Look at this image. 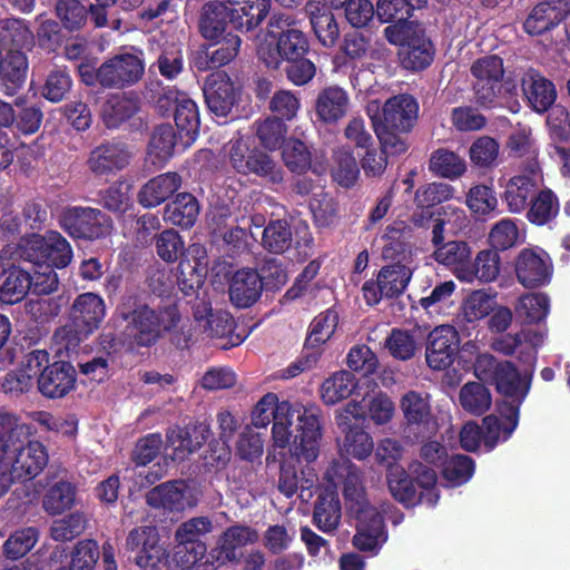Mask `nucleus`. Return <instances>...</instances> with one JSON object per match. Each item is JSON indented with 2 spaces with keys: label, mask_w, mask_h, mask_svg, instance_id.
Wrapping results in <instances>:
<instances>
[{
  "label": "nucleus",
  "mask_w": 570,
  "mask_h": 570,
  "mask_svg": "<svg viewBox=\"0 0 570 570\" xmlns=\"http://www.w3.org/2000/svg\"><path fill=\"white\" fill-rule=\"evenodd\" d=\"M272 420V441L275 449L287 450L292 456L306 462L317 459L322 441L317 407L279 402L275 393H267L254 406L252 424L264 429Z\"/></svg>",
  "instance_id": "nucleus-1"
},
{
  "label": "nucleus",
  "mask_w": 570,
  "mask_h": 570,
  "mask_svg": "<svg viewBox=\"0 0 570 570\" xmlns=\"http://www.w3.org/2000/svg\"><path fill=\"white\" fill-rule=\"evenodd\" d=\"M325 479L333 488L343 484L346 510L356 528L353 546L376 556L387 541V531L381 513L366 499L358 468L350 460L341 459L327 468Z\"/></svg>",
  "instance_id": "nucleus-2"
},
{
  "label": "nucleus",
  "mask_w": 570,
  "mask_h": 570,
  "mask_svg": "<svg viewBox=\"0 0 570 570\" xmlns=\"http://www.w3.org/2000/svg\"><path fill=\"white\" fill-rule=\"evenodd\" d=\"M0 454L6 469L11 468L13 476L21 480L36 478L48 463V453L39 441L24 443L29 429L14 415L0 419Z\"/></svg>",
  "instance_id": "nucleus-3"
},
{
  "label": "nucleus",
  "mask_w": 570,
  "mask_h": 570,
  "mask_svg": "<svg viewBox=\"0 0 570 570\" xmlns=\"http://www.w3.org/2000/svg\"><path fill=\"white\" fill-rule=\"evenodd\" d=\"M294 19L289 14H274L269 26L282 29L278 36L268 33L258 48V56L269 68H278L283 60L304 57L308 50L306 36L293 27Z\"/></svg>",
  "instance_id": "nucleus-4"
},
{
  "label": "nucleus",
  "mask_w": 570,
  "mask_h": 570,
  "mask_svg": "<svg viewBox=\"0 0 570 570\" xmlns=\"http://www.w3.org/2000/svg\"><path fill=\"white\" fill-rule=\"evenodd\" d=\"M410 470L422 491L420 494L417 493L403 468L391 466L387 473V485L393 498L406 507L415 505L417 502H424L429 505L436 504L439 501L436 472L421 462L412 463Z\"/></svg>",
  "instance_id": "nucleus-5"
},
{
  "label": "nucleus",
  "mask_w": 570,
  "mask_h": 570,
  "mask_svg": "<svg viewBox=\"0 0 570 570\" xmlns=\"http://www.w3.org/2000/svg\"><path fill=\"white\" fill-rule=\"evenodd\" d=\"M17 255L35 266L42 267L43 264L51 268H65L71 263L73 252L60 233L49 230L45 235L31 234L21 238Z\"/></svg>",
  "instance_id": "nucleus-6"
},
{
  "label": "nucleus",
  "mask_w": 570,
  "mask_h": 570,
  "mask_svg": "<svg viewBox=\"0 0 570 570\" xmlns=\"http://www.w3.org/2000/svg\"><path fill=\"white\" fill-rule=\"evenodd\" d=\"M387 41L401 47V65L409 70L426 68L433 60L431 41L419 23H394L384 29Z\"/></svg>",
  "instance_id": "nucleus-7"
},
{
  "label": "nucleus",
  "mask_w": 570,
  "mask_h": 570,
  "mask_svg": "<svg viewBox=\"0 0 570 570\" xmlns=\"http://www.w3.org/2000/svg\"><path fill=\"white\" fill-rule=\"evenodd\" d=\"M234 169L243 175H255L271 184H281L283 170L273 158L257 149L250 150L248 139L238 137L232 139L226 149Z\"/></svg>",
  "instance_id": "nucleus-8"
},
{
  "label": "nucleus",
  "mask_w": 570,
  "mask_h": 570,
  "mask_svg": "<svg viewBox=\"0 0 570 570\" xmlns=\"http://www.w3.org/2000/svg\"><path fill=\"white\" fill-rule=\"evenodd\" d=\"M366 114L372 125L382 124L399 132H409L416 122L419 104L413 96L401 94L389 98L382 107L377 100L368 101Z\"/></svg>",
  "instance_id": "nucleus-9"
},
{
  "label": "nucleus",
  "mask_w": 570,
  "mask_h": 570,
  "mask_svg": "<svg viewBox=\"0 0 570 570\" xmlns=\"http://www.w3.org/2000/svg\"><path fill=\"white\" fill-rule=\"evenodd\" d=\"M364 419V406L357 402L347 403L336 414L337 426L344 433L341 451L357 460L366 459L374 449L372 436L357 425V422Z\"/></svg>",
  "instance_id": "nucleus-10"
},
{
  "label": "nucleus",
  "mask_w": 570,
  "mask_h": 570,
  "mask_svg": "<svg viewBox=\"0 0 570 570\" xmlns=\"http://www.w3.org/2000/svg\"><path fill=\"white\" fill-rule=\"evenodd\" d=\"M59 225L70 237L87 240L106 237L112 229L110 218L101 210L80 206L66 208Z\"/></svg>",
  "instance_id": "nucleus-11"
},
{
  "label": "nucleus",
  "mask_w": 570,
  "mask_h": 570,
  "mask_svg": "<svg viewBox=\"0 0 570 570\" xmlns=\"http://www.w3.org/2000/svg\"><path fill=\"white\" fill-rule=\"evenodd\" d=\"M127 332L137 345L149 346L160 336L163 331L169 330L177 323V315L174 308L159 313L148 306H139L126 315Z\"/></svg>",
  "instance_id": "nucleus-12"
},
{
  "label": "nucleus",
  "mask_w": 570,
  "mask_h": 570,
  "mask_svg": "<svg viewBox=\"0 0 570 570\" xmlns=\"http://www.w3.org/2000/svg\"><path fill=\"white\" fill-rule=\"evenodd\" d=\"M413 268L406 264L395 263L380 269L376 279L363 284L362 292L368 305H376L383 298H393L401 295L407 287Z\"/></svg>",
  "instance_id": "nucleus-13"
},
{
  "label": "nucleus",
  "mask_w": 570,
  "mask_h": 570,
  "mask_svg": "<svg viewBox=\"0 0 570 570\" xmlns=\"http://www.w3.org/2000/svg\"><path fill=\"white\" fill-rule=\"evenodd\" d=\"M204 96L209 111L217 118H226L242 100V88L224 71L207 77Z\"/></svg>",
  "instance_id": "nucleus-14"
},
{
  "label": "nucleus",
  "mask_w": 570,
  "mask_h": 570,
  "mask_svg": "<svg viewBox=\"0 0 570 570\" xmlns=\"http://www.w3.org/2000/svg\"><path fill=\"white\" fill-rule=\"evenodd\" d=\"M542 177L538 163L532 159L523 173L512 176L504 185L503 198L511 213L520 214L538 194Z\"/></svg>",
  "instance_id": "nucleus-15"
},
{
  "label": "nucleus",
  "mask_w": 570,
  "mask_h": 570,
  "mask_svg": "<svg viewBox=\"0 0 570 570\" xmlns=\"http://www.w3.org/2000/svg\"><path fill=\"white\" fill-rule=\"evenodd\" d=\"M474 77V91L478 101L483 106L492 105L501 92V80L504 75L503 61L498 56H485L471 66Z\"/></svg>",
  "instance_id": "nucleus-16"
},
{
  "label": "nucleus",
  "mask_w": 570,
  "mask_h": 570,
  "mask_svg": "<svg viewBox=\"0 0 570 570\" xmlns=\"http://www.w3.org/2000/svg\"><path fill=\"white\" fill-rule=\"evenodd\" d=\"M127 546L137 550L136 563L144 570H159L166 567V551L159 544L158 531L154 527H141L130 531Z\"/></svg>",
  "instance_id": "nucleus-17"
},
{
  "label": "nucleus",
  "mask_w": 570,
  "mask_h": 570,
  "mask_svg": "<svg viewBox=\"0 0 570 570\" xmlns=\"http://www.w3.org/2000/svg\"><path fill=\"white\" fill-rule=\"evenodd\" d=\"M199 491L195 484L186 481L163 483L147 494V502L155 508L183 511L196 505Z\"/></svg>",
  "instance_id": "nucleus-18"
},
{
  "label": "nucleus",
  "mask_w": 570,
  "mask_h": 570,
  "mask_svg": "<svg viewBox=\"0 0 570 570\" xmlns=\"http://www.w3.org/2000/svg\"><path fill=\"white\" fill-rule=\"evenodd\" d=\"M144 73V62L139 53H122L105 61L99 67L100 85L125 87L137 82Z\"/></svg>",
  "instance_id": "nucleus-19"
},
{
  "label": "nucleus",
  "mask_w": 570,
  "mask_h": 570,
  "mask_svg": "<svg viewBox=\"0 0 570 570\" xmlns=\"http://www.w3.org/2000/svg\"><path fill=\"white\" fill-rule=\"evenodd\" d=\"M566 19L570 40V0H549L534 6L527 16L523 28L531 36H539Z\"/></svg>",
  "instance_id": "nucleus-20"
},
{
  "label": "nucleus",
  "mask_w": 570,
  "mask_h": 570,
  "mask_svg": "<svg viewBox=\"0 0 570 570\" xmlns=\"http://www.w3.org/2000/svg\"><path fill=\"white\" fill-rule=\"evenodd\" d=\"M49 363V354L45 350H33L26 354L14 371L9 372L2 387L9 393H23L38 383V379Z\"/></svg>",
  "instance_id": "nucleus-21"
},
{
  "label": "nucleus",
  "mask_w": 570,
  "mask_h": 570,
  "mask_svg": "<svg viewBox=\"0 0 570 570\" xmlns=\"http://www.w3.org/2000/svg\"><path fill=\"white\" fill-rule=\"evenodd\" d=\"M532 367L533 365L521 373L511 362L505 361L502 363L498 376L493 381L497 391L504 397V402L500 407H520L530 391Z\"/></svg>",
  "instance_id": "nucleus-22"
},
{
  "label": "nucleus",
  "mask_w": 570,
  "mask_h": 570,
  "mask_svg": "<svg viewBox=\"0 0 570 570\" xmlns=\"http://www.w3.org/2000/svg\"><path fill=\"white\" fill-rule=\"evenodd\" d=\"M515 274L524 287L543 286L552 276L551 259L542 249H522L515 261Z\"/></svg>",
  "instance_id": "nucleus-23"
},
{
  "label": "nucleus",
  "mask_w": 570,
  "mask_h": 570,
  "mask_svg": "<svg viewBox=\"0 0 570 570\" xmlns=\"http://www.w3.org/2000/svg\"><path fill=\"white\" fill-rule=\"evenodd\" d=\"M459 333L451 325L435 327L429 335L426 363L433 370L450 366L459 351Z\"/></svg>",
  "instance_id": "nucleus-24"
},
{
  "label": "nucleus",
  "mask_w": 570,
  "mask_h": 570,
  "mask_svg": "<svg viewBox=\"0 0 570 570\" xmlns=\"http://www.w3.org/2000/svg\"><path fill=\"white\" fill-rule=\"evenodd\" d=\"M77 372L68 362L47 365L38 379L39 392L48 399H60L75 390Z\"/></svg>",
  "instance_id": "nucleus-25"
},
{
  "label": "nucleus",
  "mask_w": 570,
  "mask_h": 570,
  "mask_svg": "<svg viewBox=\"0 0 570 570\" xmlns=\"http://www.w3.org/2000/svg\"><path fill=\"white\" fill-rule=\"evenodd\" d=\"M230 16V26L243 32L256 29L269 12V0H220Z\"/></svg>",
  "instance_id": "nucleus-26"
},
{
  "label": "nucleus",
  "mask_w": 570,
  "mask_h": 570,
  "mask_svg": "<svg viewBox=\"0 0 570 570\" xmlns=\"http://www.w3.org/2000/svg\"><path fill=\"white\" fill-rule=\"evenodd\" d=\"M544 333L523 330L517 335H504L492 342V348L505 355L518 353L519 358L532 366L537 358V348L543 343Z\"/></svg>",
  "instance_id": "nucleus-27"
},
{
  "label": "nucleus",
  "mask_w": 570,
  "mask_h": 570,
  "mask_svg": "<svg viewBox=\"0 0 570 570\" xmlns=\"http://www.w3.org/2000/svg\"><path fill=\"white\" fill-rule=\"evenodd\" d=\"M175 102V122L179 130V141L184 147L190 146L197 138L200 125L196 102L185 92H169L165 98Z\"/></svg>",
  "instance_id": "nucleus-28"
},
{
  "label": "nucleus",
  "mask_w": 570,
  "mask_h": 570,
  "mask_svg": "<svg viewBox=\"0 0 570 570\" xmlns=\"http://www.w3.org/2000/svg\"><path fill=\"white\" fill-rule=\"evenodd\" d=\"M350 106L351 99L347 91L338 86H330L317 95L315 114L322 124L334 125L347 115Z\"/></svg>",
  "instance_id": "nucleus-29"
},
{
  "label": "nucleus",
  "mask_w": 570,
  "mask_h": 570,
  "mask_svg": "<svg viewBox=\"0 0 570 570\" xmlns=\"http://www.w3.org/2000/svg\"><path fill=\"white\" fill-rule=\"evenodd\" d=\"M263 291V278L252 268H242L234 273L229 281L230 302L246 308L257 302Z\"/></svg>",
  "instance_id": "nucleus-30"
},
{
  "label": "nucleus",
  "mask_w": 570,
  "mask_h": 570,
  "mask_svg": "<svg viewBox=\"0 0 570 570\" xmlns=\"http://www.w3.org/2000/svg\"><path fill=\"white\" fill-rule=\"evenodd\" d=\"M71 316L82 333L92 334L106 316L105 302L95 293L80 294L72 303Z\"/></svg>",
  "instance_id": "nucleus-31"
},
{
  "label": "nucleus",
  "mask_w": 570,
  "mask_h": 570,
  "mask_svg": "<svg viewBox=\"0 0 570 570\" xmlns=\"http://www.w3.org/2000/svg\"><path fill=\"white\" fill-rule=\"evenodd\" d=\"M499 413L500 416L492 414L483 419V443L488 450L507 441L519 422L518 406L499 407Z\"/></svg>",
  "instance_id": "nucleus-32"
},
{
  "label": "nucleus",
  "mask_w": 570,
  "mask_h": 570,
  "mask_svg": "<svg viewBox=\"0 0 570 570\" xmlns=\"http://www.w3.org/2000/svg\"><path fill=\"white\" fill-rule=\"evenodd\" d=\"M209 435V429L205 424L191 428H171L167 433V448L173 451V459L184 460L197 451Z\"/></svg>",
  "instance_id": "nucleus-33"
},
{
  "label": "nucleus",
  "mask_w": 570,
  "mask_h": 570,
  "mask_svg": "<svg viewBox=\"0 0 570 570\" xmlns=\"http://www.w3.org/2000/svg\"><path fill=\"white\" fill-rule=\"evenodd\" d=\"M522 90L531 108L544 112L557 98L554 85L534 70H528L522 77Z\"/></svg>",
  "instance_id": "nucleus-34"
},
{
  "label": "nucleus",
  "mask_w": 570,
  "mask_h": 570,
  "mask_svg": "<svg viewBox=\"0 0 570 570\" xmlns=\"http://www.w3.org/2000/svg\"><path fill=\"white\" fill-rule=\"evenodd\" d=\"M435 246V261L448 267L452 274L462 282L472 258L471 246L463 240L442 242Z\"/></svg>",
  "instance_id": "nucleus-35"
},
{
  "label": "nucleus",
  "mask_w": 570,
  "mask_h": 570,
  "mask_svg": "<svg viewBox=\"0 0 570 570\" xmlns=\"http://www.w3.org/2000/svg\"><path fill=\"white\" fill-rule=\"evenodd\" d=\"M181 186L177 173H165L149 179L138 194L139 203L147 208L156 207L166 202Z\"/></svg>",
  "instance_id": "nucleus-36"
},
{
  "label": "nucleus",
  "mask_w": 570,
  "mask_h": 570,
  "mask_svg": "<svg viewBox=\"0 0 570 570\" xmlns=\"http://www.w3.org/2000/svg\"><path fill=\"white\" fill-rule=\"evenodd\" d=\"M305 10L320 42L325 47H333L338 39L340 29L332 11L318 0H309Z\"/></svg>",
  "instance_id": "nucleus-37"
},
{
  "label": "nucleus",
  "mask_w": 570,
  "mask_h": 570,
  "mask_svg": "<svg viewBox=\"0 0 570 570\" xmlns=\"http://www.w3.org/2000/svg\"><path fill=\"white\" fill-rule=\"evenodd\" d=\"M230 24V16L222 1L209 2L204 6L199 29L202 36L214 43H220L226 37V27Z\"/></svg>",
  "instance_id": "nucleus-38"
},
{
  "label": "nucleus",
  "mask_w": 570,
  "mask_h": 570,
  "mask_svg": "<svg viewBox=\"0 0 570 570\" xmlns=\"http://www.w3.org/2000/svg\"><path fill=\"white\" fill-rule=\"evenodd\" d=\"M129 158V151L121 145H101L91 151L88 165L97 175H104L124 168Z\"/></svg>",
  "instance_id": "nucleus-39"
},
{
  "label": "nucleus",
  "mask_w": 570,
  "mask_h": 570,
  "mask_svg": "<svg viewBox=\"0 0 570 570\" xmlns=\"http://www.w3.org/2000/svg\"><path fill=\"white\" fill-rule=\"evenodd\" d=\"M400 406L409 424H423L431 430L436 429V422L432 420L430 395L428 393L409 391L402 396Z\"/></svg>",
  "instance_id": "nucleus-40"
},
{
  "label": "nucleus",
  "mask_w": 570,
  "mask_h": 570,
  "mask_svg": "<svg viewBox=\"0 0 570 570\" xmlns=\"http://www.w3.org/2000/svg\"><path fill=\"white\" fill-rule=\"evenodd\" d=\"M31 275L22 268L11 266L0 276V301L4 304L21 302L30 291Z\"/></svg>",
  "instance_id": "nucleus-41"
},
{
  "label": "nucleus",
  "mask_w": 570,
  "mask_h": 570,
  "mask_svg": "<svg viewBox=\"0 0 570 570\" xmlns=\"http://www.w3.org/2000/svg\"><path fill=\"white\" fill-rule=\"evenodd\" d=\"M501 259L499 254L493 249L480 250L474 259L470 261L468 269L462 282L468 284L491 283L497 279L500 274Z\"/></svg>",
  "instance_id": "nucleus-42"
},
{
  "label": "nucleus",
  "mask_w": 570,
  "mask_h": 570,
  "mask_svg": "<svg viewBox=\"0 0 570 570\" xmlns=\"http://www.w3.org/2000/svg\"><path fill=\"white\" fill-rule=\"evenodd\" d=\"M27 70V58L21 51H9L0 61V79L7 95H14L23 85Z\"/></svg>",
  "instance_id": "nucleus-43"
},
{
  "label": "nucleus",
  "mask_w": 570,
  "mask_h": 570,
  "mask_svg": "<svg viewBox=\"0 0 570 570\" xmlns=\"http://www.w3.org/2000/svg\"><path fill=\"white\" fill-rule=\"evenodd\" d=\"M194 318L199 331L207 336H223L232 327V317L227 312H213L209 304L200 301L194 307Z\"/></svg>",
  "instance_id": "nucleus-44"
},
{
  "label": "nucleus",
  "mask_w": 570,
  "mask_h": 570,
  "mask_svg": "<svg viewBox=\"0 0 570 570\" xmlns=\"http://www.w3.org/2000/svg\"><path fill=\"white\" fill-rule=\"evenodd\" d=\"M199 215L197 199L189 193H180L176 198L166 205L164 219L181 228L191 227Z\"/></svg>",
  "instance_id": "nucleus-45"
},
{
  "label": "nucleus",
  "mask_w": 570,
  "mask_h": 570,
  "mask_svg": "<svg viewBox=\"0 0 570 570\" xmlns=\"http://www.w3.org/2000/svg\"><path fill=\"white\" fill-rule=\"evenodd\" d=\"M342 517L341 502L334 490H326L315 503L313 520L323 532H332L337 529Z\"/></svg>",
  "instance_id": "nucleus-46"
},
{
  "label": "nucleus",
  "mask_w": 570,
  "mask_h": 570,
  "mask_svg": "<svg viewBox=\"0 0 570 570\" xmlns=\"http://www.w3.org/2000/svg\"><path fill=\"white\" fill-rule=\"evenodd\" d=\"M317 476L313 469L307 468L302 471V478L298 480L294 468L283 464L281 468L278 490L287 498L293 497L301 489V498L308 500L312 497L311 489L315 485Z\"/></svg>",
  "instance_id": "nucleus-47"
},
{
  "label": "nucleus",
  "mask_w": 570,
  "mask_h": 570,
  "mask_svg": "<svg viewBox=\"0 0 570 570\" xmlns=\"http://www.w3.org/2000/svg\"><path fill=\"white\" fill-rule=\"evenodd\" d=\"M257 539V532L248 527L234 525L228 528L218 540V560H237L236 550L244 546L256 542Z\"/></svg>",
  "instance_id": "nucleus-48"
},
{
  "label": "nucleus",
  "mask_w": 570,
  "mask_h": 570,
  "mask_svg": "<svg viewBox=\"0 0 570 570\" xmlns=\"http://www.w3.org/2000/svg\"><path fill=\"white\" fill-rule=\"evenodd\" d=\"M138 110L136 99L126 95H114L106 100L101 108V118L109 128H117L130 119Z\"/></svg>",
  "instance_id": "nucleus-49"
},
{
  "label": "nucleus",
  "mask_w": 570,
  "mask_h": 570,
  "mask_svg": "<svg viewBox=\"0 0 570 570\" xmlns=\"http://www.w3.org/2000/svg\"><path fill=\"white\" fill-rule=\"evenodd\" d=\"M176 134L170 125L155 128L148 145V158L156 166H163L174 154Z\"/></svg>",
  "instance_id": "nucleus-50"
},
{
  "label": "nucleus",
  "mask_w": 570,
  "mask_h": 570,
  "mask_svg": "<svg viewBox=\"0 0 570 570\" xmlns=\"http://www.w3.org/2000/svg\"><path fill=\"white\" fill-rule=\"evenodd\" d=\"M525 234L511 218L497 222L489 232V244L493 250H505L524 242Z\"/></svg>",
  "instance_id": "nucleus-51"
},
{
  "label": "nucleus",
  "mask_w": 570,
  "mask_h": 570,
  "mask_svg": "<svg viewBox=\"0 0 570 570\" xmlns=\"http://www.w3.org/2000/svg\"><path fill=\"white\" fill-rule=\"evenodd\" d=\"M282 160L291 173L302 175L312 168V151L301 139L289 138L282 145Z\"/></svg>",
  "instance_id": "nucleus-52"
},
{
  "label": "nucleus",
  "mask_w": 570,
  "mask_h": 570,
  "mask_svg": "<svg viewBox=\"0 0 570 570\" xmlns=\"http://www.w3.org/2000/svg\"><path fill=\"white\" fill-rule=\"evenodd\" d=\"M355 387L354 375L347 371H338L323 382L321 396L325 404L333 405L348 397Z\"/></svg>",
  "instance_id": "nucleus-53"
},
{
  "label": "nucleus",
  "mask_w": 570,
  "mask_h": 570,
  "mask_svg": "<svg viewBox=\"0 0 570 570\" xmlns=\"http://www.w3.org/2000/svg\"><path fill=\"white\" fill-rule=\"evenodd\" d=\"M459 404L465 412L481 415L492 404L491 393L482 383H465L459 392Z\"/></svg>",
  "instance_id": "nucleus-54"
},
{
  "label": "nucleus",
  "mask_w": 570,
  "mask_h": 570,
  "mask_svg": "<svg viewBox=\"0 0 570 570\" xmlns=\"http://www.w3.org/2000/svg\"><path fill=\"white\" fill-rule=\"evenodd\" d=\"M494 296L484 289L472 291L461 303L460 316L468 323L484 318L494 311Z\"/></svg>",
  "instance_id": "nucleus-55"
},
{
  "label": "nucleus",
  "mask_w": 570,
  "mask_h": 570,
  "mask_svg": "<svg viewBox=\"0 0 570 570\" xmlns=\"http://www.w3.org/2000/svg\"><path fill=\"white\" fill-rule=\"evenodd\" d=\"M468 223L465 212L459 207L445 206L442 207L440 218L432 229V242L434 245L444 240V234L456 235L460 233Z\"/></svg>",
  "instance_id": "nucleus-56"
},
{
  "label": "nucleus",
  "mask_w": 570,
  "mask_h": 570,
  "mask_svg": "<svg viewBox=\"0 0 570 570\" xmlns=\"http://www.w3.org/2000/svg\"><path fill=\"white\" fill-rule=\"evenodd\" d=\"M76 500L75 487L66 481L52 484L46 492L42 507L49 514L56 515L73 507Z\"/></svg>",
  "instance_id": "nucleus-57"
},
{
  "label": "nucleus",
  "mask_w": 570,
  "mask_h": 570,
  "mask_svg": "<svg viewBox=\"0 0 570 570\" xmlns=\"http://www.w3.org/2000/svg\"><path fill=\"white\" fill-rule=\"evenodd\" d=\"M430 170L441 177L456 179L465 173L466 165L454 151L438 149L431 156Z\"/></svg>",
  "instance_id": "nucleus-58"
},
{
  "label": "nucleus",
  "mask_w": 570,
  "mask_h": 570,
  "mask_svg": "<svg viewBox=\"0 0 570 570\" xmlns=\"http://www.w3.org/2000/svg\"><path fill=\"white\" fill-rule=\"evenodd\" d=\"M527 218L535 225H544L553 219L559 212V203L551 190H540L530 200Z\"/></svg>",
  "instance_id": "nucleus-59"
},
{
  "label": "nucleus",
  "mask_w": 570,
  "mask_h": 570,
  "mask_svg": "<svg viewBox=\"0 0 570 570\" xmlns=\"http://www.w3.org/2000/svg\"><path fill=\"white\" fill-rule=\"evenodd\" d=\"M39 537V531L35 527L14 531L3 543L4 556L12 560L24 557L37 544Z\"/></svg>",
  "instance_id": "nucleus-60"
},
{
  "label": "nucleus",
  "mask_w": 570,
  "mask_h": 570,
  "mask_svg": "<svg viewBox=\"0 0 570 570\" xmlns=\"http://www.w3.org/2000/svg\"><path fill=\"white\" fill-rule=\"evenodd\" d=\"M465 204L474 215L483 217L497 209L498 198L492 187L479 184L469 189Z\"/></svg>",
  "instance_id": "nucleus-61"
},
{
  "label": "nucleus",
  "mask_w": 570,
  "mask_h": 570,
  "mask_svg": "<svg viewBox=\"0 0 570 570\" xmlns=\"http://www.w3.org/2000/svg\"><path fill=\"white\" fill-rule=\"evenodd\" d=\"M337 323L338 315L332 309L316 316L311 323L309 334L306 338L307 346L314 348L327 342L334 334Z\"/></svg>",
  "instance_id": "nucleus-62"
},
{
  "label": "nucleus",
  "mask_w": 570,
  "mask_h": 570,
  "mask_svg": "<svg viewBox=\"0 0 570 570\" xmlns=\"http://www.w3.org/2000/svg\"><path fill=\"white\" fill-rule=\"evenodd\" d=\"M205 552L204 544L189 546L177 542L173 552L166 556V568L168 570H187L202 559Z\"/></svg>",
  "instance_id": "nucleus-63"
},
{
  "label": "nucleus",
  "mask_w": 570,
  "mask_h": 570,
  "mask_svg": "<svg viewBox=\"0 0 570 570\" xmlns=\"http://www.w3.org/2000/svg\"><path fill=\"white\" fill-rule=\"evenodd\" d=\"M499 151L500 146L494 138L481 136L472 142L469 149V156L474 166L489 168L495 165Z\"/></svg>",
  "instance_id": "nucleus-64"
}]
</instances>
